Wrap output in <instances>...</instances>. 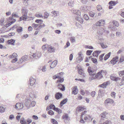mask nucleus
Returning <instances> with one entry per match:
<instances>
[{
    "mask_svg": "<svg viewBox=\"0 0 124 124\" xmlns=\"http://www.w3.org/2000/svg\"><path fill=\"white\" fill-rule=\"evenodd\" d=\"M72 94L76 95L78 93V90L77 86H75L73 87L72 88Z\"/></svg>",
    "mask_w": 124,
    "mask_h": 124,
    "instance_id": "ddd939ff",
    "label": "nucleus"
},
{
    "mask_svg": "<svg viewBox=\"0 0 124 124\" xmlns=\"http://www.w3.org/2000/svg\"><path fill=\"white\" fill-rule=\"evenodd\" d=\"M107 74V72L105 71L102 70L98 72L96 74L97 78L100 79L103 77V76Z\"/></svg>",
    "mask_w": 124,
    "mask_h": 124,
    "instance_id": "39448f33",
    "label": "nucleus"
},
{
    "mask_svg": "<svg viewBox=\"0 0 124 124\" xmlns=\"http://www.w3.org/2000/svg\"><path fill=\"white\" fill-rule=\"evenodd\" d=\"M68 4L69 6L70 7H73L74 6L73 1H71L69 2Z\"/></svg>",
    "mask_w": 124,
    "mask_h": 124,
    "instance_id": "c9c22d12",
    "label": "nucleus"
},
{
    "mask_svg": "<svg viewBox=\"0 0 124 124\" xmlns=\"http://www.w3.org/2000/svg\"><path fill=\"white\" fill-rule=\"evenodd\" d=\"M118 74L120 76H121L122 75H124V71H119Z\"/></svg>",
    "mask_w": 124,
    "mask_h": 124,
    "instance_id": "8fccbe9b",
    "label": "nucleus"
},
{
    "mask_svg": "<svg viewBox=\"0 0 124 124\" xmlns=\"http://www.w3.org/2000/svg\"><path fill=\"white\" fill-rule=\"evenodd\" d=\"M123 62H124V57L123 56H122L120 57V58L119 62L121 63Z\"/></svg>",
    "mask_w": 124,
    "mask_h": 124,
    "instance_id": "58836bf2",
    "label": "nucleus"
},
{
    "mask_svg": "<svg viewBox=\"0 0 124 124\" xmlns=\"http://www.w3.org/2000/svg\"><path fill=\"white\" fill-rule=\"evenodd\" d=\"M111 122L107 120L105 121L103 123V124H111Z\"/></svg>",
    "mask_w": 124,
    "mask_h": 124,
    "instance_id": "052dcab7",
    "label": "nucleus"
},
{
    "mask_svg": "<svg viewBox=\"0 0 124 124\" xmlns=\"http://www.w3.org/2000/svg\"><path fill=\"white\" fill-rule=\"evenodd\" d=\"M30 101H27L25 103V105L26 106V108H24V109H28L30 107Z\"/></svg>",
    "mask_w": 124,
    "mask_h": 124,
    "instance_id": "a211bd4d",
    "label": "nucleus"
},
{
    "mask_svg": "<svg viewBox=\"0 0 124 124\" xmlns=\"http://www.w3.org/2000/svg\"><path fill=\"white\" fill-rule=\"evenodd\" d=\"M35 16L37 17H40L42 18H43L44 17L41 14H36L35 15Z\"/></svg>",
    "mask_w": 124,
    "mask_h": 124,
    "instance_id": "de8ad7c7",
    "label": "nucleus"
},
{
    "mask_svg": "<svg viewBox=\"0 0 124 124\" xmlns=\"http://www.w3.org/2000/svg\"><path fill=\"white\" fill-rule=\"evenodd\" d=\"M83 60V58L82 57H77L76 60V62L77 63H80Z\"/></svg>",
    "mask_w": 124,
    "mask_h": 124,
    "instance_id": "a878e982",
    "label": "nucleus"
},
{
    "mask_svg": "<svg viewBox=\"0 0 124 124\" xmlns=\"http://www.w3.org/2000/svg\"><path fill=\"white\" fill-rule=\"evenodd\" d=\"M114 101L112 99L110 98L107 99L104 101V104L106 105H108V103L112 104L114 103Z\"/></svg>",
    "mask_w": 124,
    "mask_h": 124,
    "instance_id": "9d476101",
    "label": "nucleus"
},
{
    "mask_svg": "<svg viewBox=\"0 0 124 124\" xmlns=\"http://www.w3.org/2000/svg\"><path fill=\"white\" fill-rule=\"evenodd\" d=\"M108 114V113L106 112H104L102 113L101 114V119L100 120V122H102L103 119L105 118V116L107 114Z\"/></svg>",
    "mask_w": 124,
    "mask_h": 124,
    "instance_id": "aec40b11",
    "label": "nucleus"
},
{
    "mask_svg": "<svg viewBox=\"0 0 124 124\" xmlns=\"http://www.w3.org/2000/svg\"><path fill=\"white\" fill-rule=\"evenodd\" d=\"M36 104V102L35 101H32L31 103V105L32 107H34L35 106Z\"/></svg>",
    "mask_w": 124,
    "mask_h": 124,
    "instance_id": "338daca9",
    "label": "nucleus"
},
{
    "mask_svg": "<svg viewBox=\"0 0 124 124\" xmlns=\"http://www.w3.org/2000/svg\"><path fill=\"white\" fill-rule=\"evenodd\" d=\"M67 99H66L61 101L60 103L61 106H62L63 105L65 104L67 102Z\"/></svg>",
    "mask_w": 124,
    "mask_h": 124,
    "instance_id": "c756f323",
    "label": "nucleus"
},
{
    "mask_svg": "<svg viewBox=\"0 0 124 124\" xmlns=\"http://www.w3.org/2000/svg\"><path fill=\"white\" fill-rule=\"evenodd\" d=\"M26 121L28 124H30L32 121V120L30 118H28Z\"/></svg>",
    "mask_w": 124,
    "mask_h": 124,
    "instance_id": "603ef678",
    "label": "nucleus"
},
{
    "mask_svg": "<svg viewBox=\"0 0 124 124\" xmlns=\"http://www.w3.org/2000/svg\"><path fill=\"white\" fill-rule=\"evenodd\" d=\"M92 57H86L85 62H89L91 60Z\"/></svg>",
    "mask_w": 124,
    "mask_h": 124,
    "instance_id": "473e14b6",
    "label": "nucleus"
},
{
    "mask_svg": "<svg viewBox=\"0 0 124 124\" xmlns=\"http://www.w3.org/2000/svg\"><path fill=\"white\" fill-rule=\"evenodd\" d=\"M48 114L51 115H52L54 114V113L52 110H50L48 111Z\"/></svg>",
    "mask_w": 124,
    "mask_h": 124,
    "instance_id": "4d7b16f0",
    "label": "nucleus"
},
{
    "mask_svg": "<svg viewBox=\"0 0 124 124\" xmlns=\"http://www.w3.org/2000/svg\"><path fill=\"white\" fill-rule=\"evenodd\" d=\"M109 4L111 6L115 5L116 4V2L115 1H110L109 2Z\"/></svg>",
    "mask_w": 124,
    "mask_h": 124,
    "instance_id": "72a5a7b5",
    "label": "nucleus"
},
{
    "mask_svg": "<svg viewBox=\"0 0 124 124\" xmlns=\"http://www.w3.org/2000/svg\"><path fill=\"white\" fill-rule=\"evenodd\" d=\"M62 73V72H61L57 74V75H56V78H60L61 77L60 76V75Z\"/></svg>",
    "mask_w": 124,
    "mask_h": 124,
    "instance_id": "0e129e2a",
    "label": "nucleus"
},
{
    "mask_svg": "<svg viewBox=\"0 0 124 124\" xmlns=\"http://www.w3.org/2000/svg\"><path fill=\"white\" fill-rule=\"evenodd\" d=\"M78 73L80 75H83L84 74V73L83 72V71L81 69H79L78 71Z\"/></svg>",
    "mask_w": 124,
    "mask_h": 124,
    "instance_id": "5fc2aeb1",
    "label": "nucleus"
},
{
    "mask_svg": "<svg viewBox=\"0 0 124 124\" xmlns=\"http://www.w3.org/2000/svg\"><path fill=\"white\" fill-rule=\"evenodd\" d=\"M46 66H44L41 67V70L42 72H44L46 70Z\"/></svg>",
    "mask_w": 124,
    "mask_h": 124,
    "instance_id": "79ce46f5",
    "label": "nucleus"
},
{
    "mask_svg": "<svg viewBox=\"0 0 124 124\" xmlns=\"http://www.w3.org/2000/svg\"><path fill=\"white\" fill-rule=\"evenodd\" d=\"M103 91L101 89H100L99 91L98 95L100 97H101L102 96V93Z\"/></svg>",
    "mask_w": 124,
    "mask_h": 124,
    "instance_id": "864d4df0",
    "label": "nucleus"
},
{
    "mask_svg": "<svg viewBox=\"0 0 124 124\" xmlns=\"http://www.w3.org/2000/svg\"><path fill=\"white\" fill-rule=\"evenodd\" d=\"M55 97L57 100L61 99L62 97V94L59 92L57 93L55 95Z\"/></svg>",
    "mask_w": 124,
    "mask_h": 124,
    "instance_id": "dca6fc26",
    "label": "nucleus"
},
{
    "mask_svg": "<svg viewBox=\"0 0 124 124\" xmlns=\"http://www.w3.org/2000/svg\"><path fill=\"white\" fill-rule=\"evenodd\" d=\"M90 8V7L85 6L82 7L81 8V11H86L89 10Z\"/></svg>",
    "mask_w": 124,
    "mask_h": 124,
    "instance_id": "2eb2a0df",
    "label": "nucleus"
},
{
    "mask_svg": "<svg viewBox=\"0 0 124 124\" xmlns=\"http://www.w3.org/2000/svg\"><path fill=\"white\" fill-rule=\"evenodd\" d=\"M70 41L72 43H74L76 41V39L75 37H71L70 38Z\"/></svg>",
    "mask_w": 124,
    "mask_h": 124,
    "instance_id": "f704fd0d",
    "label": "nucleus"
},
{
    "mask_svg": "<svg viewBox=\"0 0 124 124\" xmlns=\"http://www.w3.org/2000/svg\"><path fill=\"white\" fill-rule=\"evenodd\" d=\"M84 107L81 106H78L77 108V110L79 112L81 111L84 110Z\"/></svg>",
    "mask_w": 124,
    "mask_h": 124,
    "instance_id": "2f4dec72",
    "label": "nucleus"
},
{
    "mask_svg": "<svg viewBox=\"0 0 124 124\" xmlns=\"http://www.w3.org/2000/svg\"><path fill=\"white\" fill-rule=\"evenodd\" d=\"M5 109L4 108L1 106H0V112H3L4 111Z\"/></svg>",
    "mask_w": 124,
    "mask_h": 124,
    "instance_id": "09e8293b",
    "label": "nucleus"
},
{
    "mask_svg": "<svg viewBox=\"0 0 124 124\" xmlns=\"http://www.w3.org/2000/svg\"><path fill=\"white\" fill-rule=\"evenodd\" d=\"M97 9L98 10L100 11L101 9L102 8L100 5H98L97 6Z\"/></svg>",
    "mask_w": 124,
    "mask_h": 124,
    "instance_id": "69168bd1",
    "label": "nucleus"
},
{
    "mask_svg": "<svg viewBox=\"0 0 124 124\" xmlns=\"http://www.w3.org/2000/svg\"><path fill=\"white\" fill-rule=\"evenodd\" d=\"M124 85V76L122 78L121 82L120 83L119 85L120 86Z\"/></svg>",
    "mask_w": 124,
    "mask_h": 124,
    "instance_id": "e433bc0d",
    "label": "nucleus"
},
{
    "mask_svg": "<svg viewBox=\"0 0 124 124\" xmlns=\"http://www.w3.org/2000/svg\"><path fill=\"white\" fill-rule=\"evenodd\" d=\"M110 95L113 97L115 98L116 96V93L114 92H112L110 94Z\"/></svg>",
    "mask_w": 124,
    "mask_h": 124,
    "instance_id": "c03bdc74",
    "label": "nucleus"
},
{
    "mask_svg": "<svg viewBox=\"0 0 124 124\" xmlns=\"http://www.w3.org/2000/svg\"><path fill=\"white\" fill-rule=\"evenodd\" d=\"M104 29L103 28L100 29L97 32V34L96 37L97 39L101 40H103L104 39L101 37V36L103 32H104Z\"/></svg>",
    "mask_w": 124,
    "mask_h": 124,
    "instance_id": "7ed1b4c3",
    "label": "nucleus"
},
{
    "mask_svg": "<svg viewBox=\"0 0 124 124\" xmlns=\"http://www.w3.org/2000/svg\"><path fill=\"white\" fill-rule=\"evenodd\" d=\"M51 13L53 14V16L54 17H56L59 14V13L58 11H54L51 12Z\"/></svg>",
    "mask_w": 124,
    "mask_h": 124,
    "instance_id": "393cba45",
    "label": "nucleus"
},
{
    "mask_svg": "<svg viewBox=\"0 0 124 124\" xmlns=\"http://www.w3.org/2000/svg\"><path fill=\"white\" fill-rule=\"evenodd\" d=\"M105 24V20L101 19L95 23V25L97 26H102L104 25Z\"/></svg>",
    "mask_w": 124,
    "mask_h": 124,
    "instance_id": "0eeeda50",
    "label": "nucleus"
},
{
    "mask_svg": "<svg viewBox=\"0 0 124 124\" xmlns=\"http://www.w3.org/2000/svg\"><path fill=\"white\" fill-rule=\"evenodd\" d=\"M71 12L74 14L80 16V11L77 10L73 9L71 10Z\"/></svg>",
    "mask_w": 124,
    "mask_h": 124,
    "instance_id": "6ab92c4d",
    "label": "nucleus"
},
{
    "mask_svg": "<svg viewBox=\"0 0 124 124\" xmlns=\"http://www.w3.org/2000/svg\"><path fill=\"white\" fill-rule=\"evenodd\" d=\"M58 86L59 89L62 91H64L65 90V87L64 85L62 84H59L58 85Z\"/></svg>",
    "mask_w": 124,
    "mask_h": 124,
    "instance_id": "412c9836",
    "label": "nucleus"
},
{
    "mask_svg": "<svg viewBox=\"0 0 124 124\" xmlns=\"http://www.w3.org/2000/svg\"><path fill=\"white\" fill-rule=\"evenodd\" d=\"M110 54L111 53L110 52L105 56L104 58V60H106L109 57Z\"/></svg>",
    "mask_w": 124,
    "mask_h": 124,
    "instance_id": "7c9ffc66",
    "label": "nucleus"
},
{
    "mask_svg": "<svg viewBox=\"0 0 124 124\" xmlns=\"http://www.w3.org/2000/svg\"><path fill=\"white\" fill-rule=\"evenodd\" d=\"M109 84V81H108L100 85L99 86L101 87L105 88H106V86L108 84Z\"/></svg>",
    "mask_w": 124,
    "mask_h": 124,
    "instance_id": "4468645a",
    "label": "nucleus"
},
{
    "mask_svg": "<svg viewBox=\"0 0 124 124\" xmlns=\"http://www.w3.org/2000/svg\"><path fill=\"white\" fill-rule=\"evenodd\" d=\"M87 71L89 74L91 75L89 78L90 80H93L97 78L96 77H97L96 76L97 74H95V72L94 71L91 70V67H88L87 69Z\"/></svg>",
    "mask_w": 124,
    "mask_h": 124,
    "instance_id": "f257e3e1",
    "label": "nucleus"
},
{
    "mask_svg": "<svg viewBox=\"0 0 124 124\" xmlns=\"http://www.w3.org/2000/svg\"><path fill=\"white\" fill-rule=\"evenodd\" d=\"M93 51L91 50H87L86 51V54L87 55H90Z\"/></svg>",
    "mask_w": 124,
    "mask_h": 124,
    "instance_id": "680f3d73",
    "label": "nucleus"
},
{
    "mask_svg": "<svg viewBox=\"0 0 124 124\" xmlns=\"http://www.w3.org/2000/svg\"><path fill=\"white\" fill-rule=\"evenodd\" d=\"M13 21H11V23H6V24H5L6 23V21L5 20L4 18H3L1 19L0 20V24L1 25H4L5 27H7L11 25L13 23L16 22V20H15L13 19Z\"/></svg>",
    "mask_w": 124,
    "mask_h": 124,
    "instance_id": "f03ea898",
    "label": "nucleus"
},
{
    "mask_svg": "<svg viewBox=\"0 0 124 124\" xmlns=\"http://www.w3.org/2000/svg\"><path fill=\"white\" fill-rule=\"evenodd\" d=\"M17 60V58H15L14 59H13L12 60L11 62L13 63H15L16 62Z\"/></svg>",
    "mask_w": 124,
    "mask_h": 124,
    "instance_id": "774afa93",
    "label": "nucleus"
},
{
    "mask_svg": "<svg viewBox=\"0 0 124 124\" xmlns=\"http://www.w3.org/2000/svg\"><path fill=\"white\" fill-rule=\"evenodd\" d=\"M48 51V52L52 53L55 51V49L54 47L48 45L47 48Z\"/></svg>",
    "mask_w": 124,
    "mask_h": 124,
    "instance_id": "f8f14e48",
    "label": "nucleus"
},
{
    "mask_svg": "<svg viewBox=\"0 0 124 124\" xmlns=\"http://www.w3.org/2000/svg\"><path fill=\"white\" fill-rule=\"evenodd\" d=\"M39 25L38 24H36L34 23H33L32 24V26L34 28H35L37 27Z\"/></svg>",
    "mask_w": 124,
    "mask_h": 124,
    "instance_id": "bf43d9fd",
    "label": "nucleus"
},
{
    "mask_svg": "<svg viewBox=\"0 0 124 124\" xmlns=\"http://www.w3.org/2000/svg\"><path fill=\"white\" fill-rule=\"evenodd\" d=\"M111 79L112 80L115 81L116 82L118 81L120 79L119 77H116L111 75L110 77Z\"/></svg>",
    "mask_w": 124,
    "mask_h": 124,
    "instance_id": "f3484780",
    "label": "nucleus"
},
{
    "mask_svg": "<svg viewBox=\"0 0 124 124\" xmlns=\"http://www.w3.org/2000/svg\"><path fill=\"white\" fill-rule=\"evenodd\" d=\"M23 31V28L21 27H19L18 29H17V31L18 32H21Z\"/></svg>",
    "mask_w": 124,
    "mask_h": 124,
    "instance_id": "3c124183",
    "label": "nucleus"
},
{
    "mask_svg": "<svg viewBox=\"0 0 124 124\" xmlns=\"http://www.w3.org/2000/svg\"><path fill=\"white\" fill-rule=\"evenodd\" d=\"M113 24L114 25L116 26H119L118 23L116 21H114L113 22Z\"/></svg>",
    "mask_w": 124,
    "mask_h": 124,
    "instance_id": "ea45409f",
    "label": "nucleus"
},
{
    "mask_svg": "<svg viewBox=\"0 0 124 124\" xmlns=\"http://www.w3.org/2000/svg\"><path fill=\"white\" fill-rule=\"evenodd\" d=\"M77 20L78 21L81 23H82L83 22V20L80 17H78L76 18Z\"/></svg>",
    "mask_w": 124,
    "mask_h": 124,
    "instance_id": "bb28decb",
    "label": "nucleus"
},
{
    "mask_svg": "<svg viewBox=\"0 0 124 124\" xmlns=\"http://www.w3.org/2000/svg\"><path fill=\"white\" fill-rule=\"evenodd\" d=\"M100 44L101 47L103 48H106L107 47V45L104 44L103 43H100Z\"/></svg>",
    "mask_w": 124,
    "mask_h": 124,
    "instance_id": "37998d69",
    "label": "nucleus"
},
{
    "mask_svg": "<svg viewBox=\"0 0 124 124\" xmlns=\"http://www.w3.org/2000/svg\"><path fill=\"white\" fill-rule=\"evenodd\" d=\"M49 107L50 109H53L54 110H55V109L56 108H55V106L53 104H51V105Z\"/></svg>",
    "mask_w": 124,
    "mask_h": 124,
    "instance_id": "a18cd8bd",
    "label": "nucleus"
},
{
    "mask_svg": "<svg viewBox=\"0 0 124 124\" xmlns=\"http://www.w3.org/2000/svg\"><path fill=\"white\" fill-rule=\"evenodd\" d=\"M15 40H14L13 39H11L10 40H9L8 42V43L9 44H10L14 45L15 44H14L15 42Z\"/></svg>",
    "mask_w": 124,
    "mask_h": 124,
    "instance_id": "c85d7f7f",
    "label": "nucleus"
},
{
    "mask_svg": "<svg viewBox=\"0 0 124 124\" xmlns=\"http://www.w3.org/2000/svg\"><path fill=\"white\" fill-rule=\"evenodd\" d=\"M36 80L35 79L31 78L30 79V85L31 86L34 85L35 82Z\"/></svg>",
    "mask_w": 124,
    "mask_h": 124,
    "instance_id": "5701e85b",
    "label": "nucleus"
},
{
    "mask_svg": "<svg viewBox=\"0 0 124 124\" xmlns=\"http://www.w3.org/2000/svg\"><path fill=\"white\" fill-rule=\"evenodd\" d=\"M41 55V54L40 52L37 51L33 54L32 56L34 58L38 59L40 58Z\"/></svg>",
    "mask_w": 124,
    "mask_h": 124,
    "instance_id": "6e6552de",
    "label": "nucleus"
},
{
    "mask_svg": "<svg viewBox=\"0 0 124 124\" xmlns=\"http://www.w3.org/2000/svg\"><path fill=\"white\" fill-rule=\"evenodd\" d=\"M23 104L19 103H17L15 106V108L18 110L22 109L23 108Z\"/></svg>",
    "mask_w": 124,
    "mask_h": 124,
    "instance_id": "1a4fd4ad",
    "label": "nucleus"
},
{
    "mask_svg": "<svg viewBox=\"0 0 124 124\" xmlns=\"http://www.w3.org/2000/svg\"><path fill=\"white\" fill-rule=\"evenodd\" d=\"M64 120V121L65 123L66 124H69V120L70 119V117L67 114H65L63 115L62 116Z\"/></svg>",
    "mask_w": 124,
    "mask_h": 124,
    "instance_id": "423d86ee",
    "label": "nucleus"
},
{
    "mask_svg": "<svg viewBox=\"0 0 124 124\" xmlns=\"http://www.w3.org/2000/svg\"><path fill=\"white\" fill-rule=\"evenodd\" d=\"M22 58L23 59V60L24 61H26L28 58V56L27 55H24L22 57Z\"/></svg>",
    "mask_w": 124,
    "mask_h": 124,
    "instance_id": "6e6d98bb",
    "label": "nucleus"
},
{
    "mask_svg": "<svg viewBox=\"0 0 124 124\" xmlns=\"http://www.w3.org/2000/svg\"><path fill=\"white\" fill-rule=\"evenodd\" d=\"M49 14L47 12H45L44 15V18H47L49 16Z\"/></svg>",
    "mask_w": 124,
    "mask_h": 124,
    "instance_id": "49530a36",
    "label": "nucleus"
},
{
    "mask_svg": "<svg viewBox=\"0 0 124 124\" xmlns=\"http://www.w3.org/2000/svg\"><path fill=\"white\" fill-rule=\"evenodd\" d=\"M84 18L86 20H88L89 19V17L86 14L84 15Z\"/></svg>",
    "mask_w": 124,
    "mask_h": 124,
    "instance_id": "e2e57ef3",
    "label": "nucleus"
},
{
    "mask_svg": "<svg viewBox=\"0 0 124 124\" xmlns=\"http://www.w3.org/2000/svg\"><path fill=\"white\" fill-rule=\"evenodd\" d=\"M48 45L47 44H46L45 45H43L42 47V50L44 51L46 50L47 48V49Z\"/></svg>",
    "mask_w": 124,
    "mask_h": 124,
    "instance_id": "cd10ccee",
    "label": "nucleus"
},
{
    "mask_svg": "<svg viewBox=\"0 0 124 124\" xmlns=\"http://www.w3.org/2000/svg\"><path fill=\"white\" fill-rule=\"evenodd\" d=\"M89 14L91 16L93 17L94 16V13L90 11L89 12Z\"/></svg>",
    "mask_w": 124,
    "mask_h": 124,
    "instance_id": "13d9d810",
    "label": "nucleus"
},
{
    "mask_svg": "<svg viewBox=\"0 0 124 124\" xmlns=\"http://www.w3.org/2000/svg\"><path fill=\"white\" fill-rule=\"evenodd\" d=\"M28 10L25 9H23L22 10V16L20 18V20L25 21L26 19Z\"/></svg>",
    "mask_w": 124,
    "mask_h": 124,
    "instance_id": "20e7f679",
    "label": "nucleus"
},
{
    "mask_svg": "<svg viewBox=\"0 0 124 124\" xmlns=\"http://www.w3.org/2000/svg\"><path fill=\"white\" fill-rule=\"evenodd\" d=\"M57 64V61L56 60H54L53 61L51 64L50 67L51 68H53L55 67Z\"/></svg>",
    "mask_w": 124,
    "mask_h": 124,
    "instance_id": "4be33fe9",
    "label": "nucleus"
},
{
    "mask_svg": "<svg viewBox=\"0 0 124 124\" xmlns=\"http://www.w3.org/2000/svg\"><path fill=\"white\" fill-rule=\"evenodd\" d=\"M51 122L53 124H58L57 121L54 119L51 120Z\"/></svg>",
    "mask_w": 124,
    "mask_h": 124,
    "instance_id": "4c0bfd02",
    "label": "nucleus"
},
{
    "mask_svg": "<svg viewBox=\"0 0 124 124\" xmlns=\"http://www.w3.org/2000/svg\"><path fill=\"white\" fill-rule=\"evenodd\" d=\"M118 56H116L113 58L110 61V62L112 64L114 65L118 61Z\"/></svg>",
    "mask_w": 124,
    "mask_h": 124,
    "instance_id": "9b49d317",
    "label": "nucleus"
},
{
    "mask_svg": "<svg viewBox=\"0 0 124 124\" xmlns=\"http://www.w3.org/2000/svg\"><path fill=\"white\" fill-rule=\"evenodd\" d=\"M101 52V51H96L93 52V55L94 56L97 57Z\"/></svg>",
    "mask_w": 124,
    "mask_h": 124,
    "instance_id": "b1692460",
    "label": "nucleus"
},
{
    "mask_svg": "<svg viewBox=\"0 0 124 124\" xmlns=\"http://www.w3.org/2000/svg\"><path fill=\"white\" fill-rule=\"evenodd\" d=\"M55 110L59 114H60L62 113V110L58 108H56Z\"/></svg>",
    "mask_w": 124,
    "mask_h": 124,
    "instance_id": "a19ab883",
    "label": "nucleus"
}]
</instances>
